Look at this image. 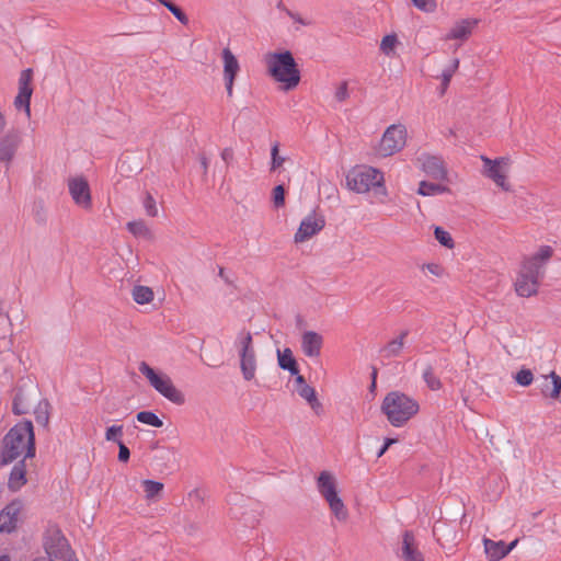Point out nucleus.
Masks as SVG:
<instances>
[{
  "mask_svg": "<svg viewBox=\"0 0 561 561\" xmlns=\"http://www.w3.org/2000/svg\"><path fill=\"white\" fill-rule=\"evenodd\" d=\"M26 483L25 468L22 463L15 465L10 473L8 485L12 491L20 490Z\"/></svg>",
  "mask_w": 561,
  "mask_h": 561,
  "instance_id": "nucleus-28",
  "label": "nucleus"
},
{
  "mask_svg": "<svg viewBox=\"0 0 561 561\" xmlns=\"http://www.w3.org/2000/svg\"><path fill=\"white\" fill-rule=\"evenodd\" d=\"M224 80L229 96L232 95L234 78L240 70L239 61L229 48L222 50Z\"/></svg>",
  "mask_w": 561,
  "mask_h": 561,
  "instance_id": "nucleus-17",
  "label": "nucleus"
},
{
  "mask_svg": "<svg viewBox=\"0 0 561 561\" xmlns=\"http://www.w3.org/2000/svg\"><path fill=\"white\" fill-rule=\"evenodd\" d=\"M416 164L427 176L439 181L447 180V169L440 157L422 152L416 157Z\"/></svg>",
  "mask_w": 561,
  "mask_h": 561,
  "instance_id": "nucleus-11",
  "label": "nucleus"
},
{
  "mask_svg": "<svg viewBox=\"0 0 561 561\" xmlns=\"http://www.w3.org/2000/svg\"><path fill=\"white\" fill-rule=\"evenodd\" d=\"M518 539L513 540L511 543L505 545L506 556L517 546Z\"/></svg>",
  "mask_w": 561,
  "mask_h": 561,
  "instance_id": "nucleus-54",
  "label": "nucleus"
},
{
  "mask_svg": "<svg viewBox=\"0 0 561 561\" xmlns=\"http://www.w3.org/2000/svg\"><path fill=\"white\" fill-rule=\"evenodd\" d=\"M273 203L276 208L284 206L285 190L283 185H277L273 188Z\"/></svg>",
  "mask_w": 561,
  "mask_h": 561,
  "instance_id": "nucleus-43",
  "label": "nucleus"
},
{
  "mask_svg": "<svg viewBox=\"0 0 561 561\" xmlns=\"http://www.w3.org/2000/svg\"><path fill=\"white\" fill-rule=\"evenodd\" d=\"M325 225L324 217L316 211L306 216L295 233L296 243H301L320 232Z\"/></svg>",
  "mask_w": 561,
  "mask_h": 561,
  "instance_id": "nucleus-14",
  "label": "nucleus"
},
{
  "mask_svg": "<svg viewBox=\"0 0 561 561\" xmlns=\"http://www.w3.org/2000/svg\"><path fill=\"white\" fill-rule=\"evenodd\" d=\"M136 419L142 424H147L153 427H161L163 425L162 420L151 411H140L137 413Z\"/></svg>",
  "mask_w": 561,
  "mask_h": 561,
  "instance_id": "nucleus-37",
  "label": "nucleus"
},
{
  "mask_svg": "<svg viewBox=\"0 0 561 561\" xmlns=\"http://www.w3.org/2000/svg\"><path fill=\"white\" fill-rule=\"evenodd\" d=\"M44 548L50 561H59L72 551L67 539L58 529H53L47 534Z\"/></svg>",
  "mask_w": 561,
  "mask_h": 561,
  "instance_id": "nucleus-12",
  "label": "nucleus"
},
{
  "mask_svg": "<svg viewBox=\"0 0 561 561\" xmlns=\"http://www.w3.org/2000/svg\"><path fill=\"white\" fill-rule=\"evenodd\" d=\"M35 455L34 432L31 421L18 423L3 438L1 459L9 463L16 458H32Z\"/></svg>",
  "mask_w": 561,
  "mask_h": 561,
  "instance_id": "nucleus-2",
  "label": "nucleus"
},
{
  "mask_svg": "<svg viewBox=\"0 0 561 561\" xmlns=\"http://www.w3.org/2000/svg\"><path fill=\"white\" fill-rule=\"evenodd\" d=\"M5 127V117L2 113H0V131Z\"/></svg>",
  "mask_w": 561,
  "mask_h": 561,
  "instance_id": "nucleus-57",
  "label": "nucleus"
},
{
  "mask_svg": "<svg viewBox=\"0 0 561 561\" xmlns=\"http://www.w3.org/2000/svg\"><path fill=\"white\" fill-rule=\"evenodd\" d=\"M407 128L402 124H392L383 133L377 147L380 157H390L401 151L407 144Z\"/></svg>",
  "mask_w": 561,
  "mask_h": 561,
  "instance_id": "nucleus-8",
  "label": "nucleus"
},
{
  "mask_svg": "<svg viewBox=\"0 0 561 561\" xmlns=\"http://www.w3.org/2000/svg\"><path fill=\"white\" fill-rule=\"evenodd\" d=\"M316 486L325 502L339 496L336 478L330 471L324 470L319 473L316 479Z\"/></svg>",
  "mask_w": 561,
  "mask_h": 561,
  "instance_id": "nucleus-19",
  "label": "nucleus"
},
{
  "mask_svg": "<svg viewBox=\"0 0 561 561\" xmlns=\"http://www.w3.org/2000/svg\"><path fill=\"white\" fill-rule=\"evenodd\" d=\"M142 486L147 500H154L163 490V484L153 480H144Z\"/></svg>",
  "mask_w": 561,
  "mask_h": 561,
  "instance_id": "nucleus-35",
  "label": "nucleus"
},
{
  "mask_svg": "<svg viewBox=\"0 0 561 561\" xmlns=\"http://www.w3.org/2000/svg\"><path fill=\"white\" fill-rule=\"evenodd\" d=\"M118 447H119V451H118V460L119 461H127L129 459V456H130V451L129 449L126 447L125 444H123V442H118Z\"/></svg>",
  "mask_w": 561,
  "mask_h": 561,
  "instance_id": "nucleus-49",
  "label": "nucleus"
},
{
  "mask_svg": "<svg viewBox=\"0 0 561 561\" xmlns=\"http://www.w3.org/2000/svg\"><path fill=\"white\" fill-rule=\"evenodd\" d=\"M168 10L180 21L182 24L186 25L188 23L187 15L174 3L168 5Z\"/></svg>",
  "mask_w": 561,
  "mask_h": 561,
  "instance_id": "nucleus-47",
  "label": "nucleus"
},
{
  "mask_svg": "<svg viewBox=\"0 0 561 561\" xmlns=\"http://www.w3.org/2000/svg\"><path fill=\"white\" fill-rule=\"evenodd\" d=\"M484 552L489 561H499L506 557L505 542L494 541L489 538L483 539Z\"/></svg>",
  "mask_w": 561,
  "mask_h": 561,
  "instance_id": "nucleus-24",
  "label": "nucleus"
},
{
  "mask_svg": "<svg viewBox=\"0 0 561 561\" xmlns=\"http://www.w3.org/2000/svg\"><path fill=\"white\" fill-rule=\"evenodd\" d=\"M138 369L146 377L149 385L162 397L175 404L184 403L183 393L173 385L167 374L153 369L146 362H141Z\"/></svg>",
  "mask_w": 561,
  "mask_h": 561,
  "instance_id": "nucleus-6",
  "label": "nucleus"
},
{
  "mask_svg": "<svg viewBox=\"0 0 561 561\" xmlns=\"http://www.w3.org/2000/svg\"><path fill=\"white\" fill-rule=\"evenodd\" d=\"M23 504L14 500L7 504L0 512V534H11L16 530Z\"/></svg>",
  "mask_w": 561,
  "mask_h": 561,
  "instance_id": "nucleus-15",
  "label": "nucleus"
},
{
  "mask_svg": "<svg viewBox=\"0 0 561 561\" xmlns=\"http://www.w3.org/2000/svg\"><path fill=\"white\" fill-rule=\"evenodd\" d=\"M231 156H232V153H231V151H230L229 149H225V150L222 151V153H221V158H222L224 160H228L229 158H231Z\"/></svg>",
  "mask_w": 561,
  "mask_h": 561,
  "instance_id": "nucleus-56",
  "label": "nucleus"
},
{
  "mask_svg": "<svg viewBox=\"0 0 561 561\" xmlns=\"http://www.w3.org/2000/svg\"><path fill=\"white\" fill-rule=\"evenodd\" d=\"M397 443V439L394 438H386L383 445L381 448L377 451V458H380L385 455V453L388 450V448Z\"/></svg>",
  "mask_w": 561,
  "mask_h": 561,
  "instance_id": "nucleus-50",
  "label": "nucleus"
},
{
  "mask_svg": "<svg viewBox=\"0 0 561 561\" xmlns=\"http://www.w3.org/2000/svg\"><path fill=\"white\" fill-rule=\"evenodd\" d=\"M435 239L445 248L453 249L455 243L448 231L442 227L436 226L434 229Z\"/></svg>",
  "mask_w": 561,
  "mask_h": 561,
  "instance_id": "nucleus-38",
  "label": "nucleus"
},
{
  "mask_svg": "<svg viewBox=\"0 0 561 561\" xmlns=\"http://www.w3.org/2000/svg\"><path fill=\"white\" fill-rule=\"evenodd\" d=\"M233 345L240 358L255 354L253 337L250 331L244 329L239 331Z\"/></svg>",
  "mask_w": 561,
  "mask_h": 561,
  "instance_id": "nucleus-21",
  "label": "nucleus"
},
{
  "mask_svg": "<svg viewBox=\"0 0 561 561\" xmlns=\"http://www.w3.org/2000/svg\"><path fill=\"white\" fill-rule=\"evenodd\" d=\"M287 14L297 23H300L302 25H310L312 23V21L310 19H302L300 18V15L298 14H295L290 11H287Z\"/></svg>",
  "mask_w": 561,
  "mask_h": 561,
  "instance_id": "nucleus-52",
  "label": "nucleus"
},
{
  "mask_svg": "<svg viewBox=\"0 0 561 561\" xmlns=\"http://www.w3.org/2000/svg\"><path fill=\"white\" fill-rule=\"evenodd\" d=\"M123 435V426L122 425H112L106 430L105 438L108 442H121V436Z\"/></svg>",
  "mask_w": 561,
  "mask_h": 561,
  "instance_id": "nucleus-41",
  "label": "nucleus"
},
{
  "mask_svg": "<svg viewBox=\"0 0 561 561\" xmlns=\"http://www.w3.org/2000/svg\"><path fill=\"white\" fill-rule=\"evenodd\" d=\"M423 272H427L436 277H443L445 275L444 267L438 263H426L421 266Z\"/></svg>",
  "mask_w": 561,
  "mask_h": 561,
  "instance_id": "nucleus-42",
  "label": "nucleus"
},
{
  "mask_svg": "<svg viewBox=\"0 0 561 561\" xmlns=\"http://www.w3.org/2000/svg\"><path fill=\"white\" fill-rule=\"evenodd\" d=\"M144 207L146 209L147 215L154 217L158 215V208L156 205V201L151 195H147L144 199Z\"/></svg>",
  "mask_w": 561,
  "mask_h": 561,
  "instance_id": "nucleus-46",
  "label": "nucleus"
},
{
  "mask_svg": "<svg viewBox=\"0 0 561 561\" xmlns=\"http://www.w3.org/2000/svg\"><path fill=\"white\" fill-rule=\"evenodd\" d=\"M552 253L551 247L541 245L534 254L523 260L514 283L518 296L530 297L537 294L540 279L545 274V266Z\"/></svg>",
  "mask_w": 561,
  "mask_h": 561,
  "instance_id": "nucleus-1",
  "label": "nucleus"
},
{
  "mask_svg": "<svg viewBox=\"0 0 561 561\" xmlns=\"http://www.w3.org/2000/svg\"><path fill=\"white\" fill-rule=\"evenodd\" d=\"M21 142V136L19 131L12 130L10 131L3 139L0 141V161L10 163L13 159L15 151Z\"/></svg>",
  "mask_w": 561,
  "mask_h": 561,
  "instance_id": "nucleus-20",
  "label": "nucleus"
},
{
  "mask_svg": "<svg viewBox=\"0 0 561 561\" xmlns=\"http://www.w3.org/2000/svg\"><path fill=\"white\" fill-rule=\"evenodd\" d=\"M478 24V19H462L455 24L449 35H471L474 31H477Z\"/></svg>",
  "mask_w": 561,
  "mask_h": 561,
  "instance_id": "nucleus-27",
  "label": "nucleus"
},
{
  "mask_svg": "<svg viewBox=\"0 0 561 561\" xmlns=\"http://www.w3.org/2000/svg\"><path fill=\"white\" fill-rule=\"evenodd\" d=\"M413 4L421 11L433 12L437 4L435 0H412Z\"/></svg>",
  "mask_w": 561,
  "mask_h": 561,
  "instance_id": "nucleus-44",
  "label": "nucleus"
},
{
  "mask_svg": "<svg viewBox=\"0 0 561 561\" xmlns=\"http://www.w3.org/2000/svg\"><path fill=\"white\" fill-rule=\"evenodd\" d=\"M295 376H296L295 381L298 385V387H302L304 385H307L306 381H305L304 376H301L299 374L295 375Z\"/></svg>",
  "mask_w": 561,
  "mask_h": 561,
  "instance_id": "nucleus-55",
  "label": "nucleus"
},
{
  "mask_svg": "<svg viewBox=\"0 0 561 561\" xmlns=\"http://www.w3.org/2000/svg\"><path fill=\"white\" fill-rule=\"evenodd\" d=\"M399 557L403 561H425L420 550L419 541L412 531L407 530L403 533Z\"/></svg>",
  "mask_w": 561,
  "mask_h": 561,
  "instance_id": "nucleus-16",
  "label": "nucleus"
},
{
  "mask_svg": "<svg viewBox=\"0 0 561 561\" xmlns=\"http://www.w3.org/2000/svg\"><path fill=\"white\" fill-rule=\"evenodd\" d=\"M514 380L517 385L522 387H528L534 381V374L528 368H522L514 375Z\"/></svg>",
  "mask_w": 561,
  "mask_h": 561,
  "instance_id": "nucleus-40",
  "label": "nucleus"
},
{
  "mask_svg": "<svg viewBox=\"0 0 561 561\" xmlns=\"http://www.w3.org/2000/svg\"><path fill=\"white\" fill-rule=\"evenodd\" d=\"M277 360L282 369L289 371L291 375H298L299 369L297 366V362L290 348H285L283 351L278 350Z\"/></svg>",
  "mask_w": 561,
  "mask_h": 561,
  "instance_id": "nucleus-26",
  "label": "nucleus"
},
{
  "mask_svg": "<svg viewBox=\"0 0 561 561\" xmlns=\"http://www.w3.org/2000/svg\"><path fill=\"white\" fill-rule=\"evenodd\" d=\"M419 410L417 401L400 391L389 392L381 403L382 413L394 427L403 426Z\"/></svg>",
  "mask_w": 561,
  "mask_h": 561,
  "instance_id": "nucleus-4",
  "label": "nucleus"
},
{
  "mask_svg": "<svg viewBox=\"0 0 561 561\" xmlns=\"http://www.w3.org/2000/svg\"><path fill=\"white\" fill-rule=\"evenodd\" d=\"M328 506L332 513V515L341 523H344L348 518V511L341 499V496H336L334 499H331L327 501Z\"/></svg>",
  "mask_w": 561,
  "mask_h": 561,
  "instance_id": "nucleus-29",
  "label": "nucleus"
},
{
  "mask_svg": "<svg viewBox=\"0 0 561 561\" xmlns=\"http://www.w3.org/2000/svg\"><path fill=\"white\" fill-rule=\"evenodd\" d=\"M459 60L454 59L450 66L445 68L442 72V93H444L454 76L456 70L458 69Z\"/></svg>",
  "mask_w": 561,
  "mask_h": 561,
  "instance_id": "nucleus-39",
  "label": "nucleus"
},
{
  "mask_svg": "<svg viewBox=\"0 0 561 561\" xmlns=\"http://www.w3.org/2000/svg\"><path fill=\"white\" fill-rule=\"evenodd\" d=\"M287 161V158L279 154V144L276 141L271 147V165L270 171L274 172L279 170L284 163Z\"/></svg>",
  "mask_w": 561,
  "mask_h": 561,
  "instance_id": "nucleus-36",
  "label": "nucleus"
},
{
  "mask_svg": "<svg viewBox=\"0 0 561 561\" xmlns=\"http://www.w3.org/2000/svg\"><path fill=\"white\" fill-rule=\"evenodd\" d=\"M127 228L134 236H144L148 232V228L142 221L128 222Z\"/></svg>",
  "mask_w": 561,
  "mask_h": 561,
  "instance_id": "nucleus-45",
  "label": "nucleus"
},
{
  "mask_svg": "<svg viewBox=\"0 0 561 561\" xmlns=\"http://www.w3.org/2000/svg\"><path fill=\"white\" fill-rule=\"evenodd\" d=\"M34 561H47L45 558H38V559H35Z\"/></svg>",
  "mask_w": 561,
  "mask_h": 561,
  "instance_id": "nucleus-61",
  "label": "nucleus"
},
{
  "mask_svg": "<svg viewBox=\"0 0 561 561\" xmlns=\"http://www.w3.org/2000/svg\"><path fill=\"white\" fill-rule=\"evenodd\" d=\"M408 335H409V331L403 330L400 332V334L398 336L390 340L380 351L382 356L386 358H392V357L400 356L404 348L405 340H407Z\"/></svg>",
  "mask_w": 561,
  "mask_h": 561,
  "instance_id": "nucleus-22",
  "label": "nucleus"
},
{
  "mask_svg": "<svg viewBox=\"0 0 561 561\" xmlns=\"http://www.w3.org/2000/svg\"><path fill=\"white\" fill-rule=\"evenodd\" d=\"M153 291L148 286L137 285L131 290V297L135 302L146 305L153 300Z\"/></svg>",
  "mask_w": 561,
  "mask_h": 561,
  "instance_id": "nucleus-32",
  "label": "nucleus"
},
{
  "mask_svg": "<svg viewBox=\"0 0 561 561\" xmlns=\"http://www.w3.org/2000/svg\"><path fill=\"white\" fill-rule=\"evenodd\" d=\"M401 46L398 37H382L380 50L388 57H394L398 48Z\"/></svg>",
  "mask_w": 561,
  "mask_h": 561,
  "instance_id": "nucleus-34",
  "label": "nucleus"
},
{
  "mask_svg": "<svg viewBox=\"0 0 561 561\" xmlns=\"http://www.w3.org/2000/svg\"><path fill=\"white\" fill-rule=\"evenodd\" d=\"M201 163H202V167L204 168V170H207V167H208V160L206 157H202L201 158Z\"/></svg>",
  "mask_w": 561,
  "mask_h": 561,
  "instance_id": "nucleus-58",
  "label": "nucleus"
},
{
  "mask_svg": "<svg viewBox=\"0 0 561 561\" xmlns=\"http://www.w3.org/2000/svg\"><path fill=\"white\" fill-rule=\"evenodd\" d=\"M301 351L309 358H318L323 346V336L316 331H305L300 340Z\"/></svg>",
  "mask_w": 561,
  "mask_h": 561,
  "instance_id": "nucleus-18",
  "label": "nucleus"
},
{
  "mask_svg": "<svg viewBox=\"0 0 561 561\" xmlns=\"http://www.w3.org/2000/svg\"><path fill=\"white\" fill-rule=\"evenodd\" d=\"M162 5H164L168 9V5H170L172 2L170 0H157Z\"/></svg>",
  "mask_w": 561,
  "mask_h": 561,
  "instance_id": "nucleus-59",
  "label": "nucleus"
},
{
  "mask_svg": "<svg viewBox=\"0 0 561 561\" xmlns=\"http://www.w3.org/2000/svg\"><path fill=\"white\" fill-rule=\"evenodd\" d=\"M265 64L271 77L289 91L300 82V71L290 51H275L265 55Z\"/></svg>",
  "mask_w": 561,
  "mask_h": 561,
  "instance_id": "nucleus-3",
  "label": "nucleus"
},
{
  "mask_svg": "<svg viewBox=\"0 0 561 561\" xmlns=\"http://www.w3.org/2000/svg\"><path fill=\"white\" fill-rule=\"evenodd\" d=\"M449 192L446 185L432 183L427 181L420 182L417 193L422 196H435Z\"/></svg>",
  "mask_w": 561,
  "mask_h": 561,
  "instance_id": "nucleus-30",
  "label": "nucleus"
},
{
  "mask_svg": "<svg viewBox=\"0 0 561 561\" xmlns=\"http://www.w3.org/2000/svg\"><path fill=\"white\" fill-rule=\"evenodd\" d=\"M33 78L32 69H24L19 78V92L14 99V106L18 110H23L27 117L31 116V96L33 88L31 85Z\"/></svg>",
  "mask_w": 561,
  "mask_h": 561,
  "instance_id": "nucleus-13",
  "label": "nucleus"
},
{
  "mask_svg": "<svg viewBox=\"0 0 561 561\" xmlns=\"http://www.w3.org/2000/svg\"><path fill=\"white\" fill-rule=\"evenodd\" d=\"M298 394L305 399L313 412L320 415L323 411L321 402L317 398V392L313 387L309 385H304L302 387L297 388Z\"/></svg>",
  "mask_w": 561,
  "mask_h": 561,
  "instance_id": "nucleus-25",
  "label": "nucleus"
},
{
  "mask_svg": "<svg viewBox=\"0 0 561 561\" xmlns=\"http://www.w3.org/2000/svg\"><path fill=\"white\" fill-rule=\"evenodd\" d=\"M67 187L72 202L80 208L89 210L92 207V195L88 180L83 175L70 176Z\"/></svg>",
  "mask_w": 561,
  "mask_h": 561,
  "instance_id": "nucleus-10",
  "label": "nucleus"
},
{
  "mask_svg": "<svg viewBox=\"0 0 561 561\" xmlns=\"http://www.w3.org/2000/svg\"><path fill=\"white\" fill-rule=\"evenodd\" d=\"M542 378L545 379L540 388L542 396L559 399L561 394V377L554 371H551L549 375L542 376Z\"/></svg>",
  "mask_w": 561,
  "mask_h": 561,
  "instance_id": "nucleus-23",
  "label": "nucleus"
},
{
  "mask_svg": "<svg viewBox=\"0 0 561 561\" xmlns=\"http://www.w3.org/2000/svg\"><path fill=\"white\" fill-rule=\"evenodd\" d=\"M13 411L15 414H24L26 409L21 404V397L16 396L13 401Z\"/></svg>",
  "mask_w": 561,
  "mask_h": 561,
  "instance_id": "nucleus-51",
  "label": "nucleus"
},
{
  "mask_svg": "<svg viewBox=\"0 0 561 561\" xmlns=\"http://www.w3.org/2000/svg\"><path fill=\"white\" fill-rule=\"evenodd\" d=\"M240 368L245 380L254 379L256 371V354L240 358Z\"/></svg>",
  "mask_w": 561,
  "mask_h": 561,
  "instance_id": "nucleus-31",
  "label": "nucleus"
},
{
  "mask_svg": "<svg viewBox=\"0 0 561 561\" xmlns=\"http://www.w3.org/2000/svg\"><path fill=\"white\" fill-rule=\"evenodd\" d=\"M346 186L358 194L376 190L377 194L383 197L387 191L383 186V174L371 167L360 165L352 169L346 175Z\"/></svg>",
  "mask_w": 561,
  "mask_h": 561,
  "instance_id": "nucleus-5",
  "label": "nucleus"
},
{
  "mask_svg": "<svg viewBox=\"0 0 561 561\" xmlns=\"http://www.w3.org/2000/svg\"><path fill=\"white\" fill-rule=\"evenodd\" d=\"M422 378L431 390L437 391L442 388V382L439 378L435 375L434 368L431 365H427L424 368Z\"/></svg>",
  "mask_w": 561,
  "mask_h": 561,
  "instance_id": "nucleus-33",
  "label": "nucleus"
},
{
  "mask_svg": "<svg viewBox=\"0 0 561 561\" xmlns=\"http://www.w3.org/2000/svg\"><path fill=\"white\" fill-rule=\"evenodd\" d=\"M0 561H11L10 557L7 554L0 556Z\"/></svg>",
  "mask_w": 561,
  "mask_h": 561,
  "instance_id": "nucleus-60",
  "label": "nucleus"
},
{
  "mask_svg": "<svg viewBox=\"0 0 561 561\" xmlns=\"http://www.w3.org/2000/svg\"><path fill=\"white\" fill-rule=\"evenodd\" d=\"M335 100L339 102H343L348 98L347 83L342 82L335 90Z\"/></svg>",
  "mask_w": 561,
  "mask_h": 561,
  "instance_id": "nucleus-48",
  "label": "nucleus"
},
{
  "mask_svg": "<svg viewBox=\"0 0 561 561\" xmlns=\"http://www.w3.org/2000/svg\"><path fill=\"white\" fill-rule=\"evenodd\" d=\"M483 162L482 174L488 179L492 180L496 186L505 192L512 190L510 182L507 181V174L510 170V160L507 158L490 159L486 156H481Z\"/></svg>",
  "mask_w": 561,
  "mask_h": 561,
  "instance_id": "nucleus-9",
  "label": "nucleus"
},
{
  "mask_svg": "<svg viewBox=\"0 0 561 561\" xmlns=\"http://www.w3.org/2000/svg\"><path fill=\"white\" fill-rule=\"evenodd\" d=\"M228 504L231 517L242 520L247 526H253L260 520L262 506L259 502L233 493L228 496Z\"/></svg>",
  "mask_w": 561,
  "mask_h": 561,
  "instance_id": "nucleus-7",
  "label": "nucleus"
},
{
  "mask_svg": "<svg viewBox=\"0 0 561 561\" xmlns=\"http://www.w3.org/2000/svg\"><path fill=\"white\" fill-rule=\"evenodd\" d=\"M36 420L38 423L45 425L48 422V413L46 410L42 411V408L39 407V411L36 412Z\"/></svg>",
  "mask_w": 561,
  "mask_h": 561,
  "instance_id": "nucleus-53",
  "label": "nucleus"
}]
</instances>
